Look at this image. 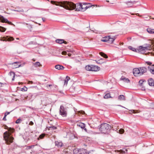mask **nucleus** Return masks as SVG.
<instances>
[{"label":"nucleus","mask_w":154,"mask_h":154,"mask_svg":"<svg viewBox=\"0 0 154 154\" xmlns=\"http://www.w3.org/2000/svg\"><path fill=\"white\" fill-rule=\"evenodd\" d=\"M56 5H59L62 7L64 8L69 10L75 9L77 11H84L86 10V8L85 4L82 5V4H77L76 5L71 2L64 1L58 3V4H56Z\"/></svg>","instance_id":"f257e3e1"},{"label":"nucleus","mask_w":154,"mask_h":154,"mask_svg":"<svg viewBox=\"0 0 154 154\" xmlns=\"http://www.w3.org/2000/svg\"><path fill=\"white\" fill-rule=\"evenodd\" d=\"M111 128L112 127L110 125L106 123H103L101 124L99 130L101 133L108 134Z\"/></svg>","instance_id":"f03ea898"},{"label":"nucleus","mask_w":154,"mask_h":154,"mask_svg":"<svg viewBox=\"0 0 154 154\" xmlns=\"http://www.w3.org/2000/svg\"><path fill=\"white\" fill-rule=\"evenodd\" d=\"M3 137L6 143L7 144H9L13 142L14 138L11 136V134L10 133L6 131L4 134Z\"/></svg>","instance_id":"7ed1b4c3"},{"label":"nucleus","mask_w":154,"mask_h":154,"mask_svg":"<svg viewBox=\"0 0 154 154\" xmlns=\"http://www.w3.org/2000/svg\"><path fill=\"white\" fill-rule=\"evenodd\" d=\"M85 69L88 71H98L100 69V67L94 65H88L85 66Z\"/></svg>","instance_id":"20e7f679"},{"label":"nucleus","mask_w":154,"mask_h":154,"mask_svg":"<svg viewBox=\"0 0 154 154\" xmlns=\"http://www.w3.org/2000/svg\"><path fill=\"white\" fill-rule=\"evenodd\" d=\"M73 154H88V152L86 149H75L73 150Z\"/></svg>","instance_id":"39448f33"},{"label":"nucleus","mask_w":154,"mask_h":154,"mask_svg":"<svg viewBox=\"0 0 154 154\" xmlns=\"http://www.w3.org/2000/svg\"><path fill=\"white\" fill-rule=\"evenodd\" d=\"M60 114L63 117H66L67 116V111L66 108L63 106L61 105L60 109Z\"/></svg>","instance_id":"423d86ee"},{"label":"nucleus","mask_w":154,"mask_h":154,"mask_svg":"<svg viewBox=\"0 0 154 154\" xmlns=\"http://www.w3.org/2000/svg\"><path fill=\"white\" fill-rule=\"evenodd\" d=\"M147 49V47H143L142 46H140L138 49H137V51L138 52L143 54L145 53V50Z\"/></svg>","instance_id":"0eeeda50"},{"label":"nucleus","mask_w":154,"mask_h":154,"mask_svg":"<svg viewBox=\"0 0 154 154\" xmlns=\"http://www.w3.org/2000/svg\"><path fill=\"white\" fill-rule=\"evenodd\" d=\"M140 71L139 68H134L133 70V73L135 76H140Z\"/></svg>","instance_id":"6e6552de"},{"label":"nucleus","mask_w":154,"mask_h":154,"mask_svg":"<svg viewBox=\"0 0 154 154\" xmlns=\"http://www.w3.org/2000/svg\"><path fill=\"white\" fill-rule=\"evenodd\" d=\"M0 20L3 23H7L11 25L13 24L11 22L9 21L7 19L5 18L2 16H0Z\"/></svg>","instance_id":"1a4fd4ad"},{"label":"nucleus","mask_w":154,"mask_h":154,"mask_svg":"<svg viewBox=\"0 0 154 154\" xmlns=\"http://www.w3.org/2000/svg\"><path fill=\"white\" fill-rule=\"evenodd\" d=\"M139 69L140 71V75H143L144 73L146 72L147 69L144 67H141L139 68Z\"/></svg>","instance_id":"9d476101"},{"label":"nucleus","mask_w":154,"mask_h":154,"mask_svg":"<svg viewBox=\"0 0 154 154\" xmlns=\"http://www.w3.org/2000/svg\"><path fill=\"white\" fill-rule=\"evenodd\" d=\"M19 63H20L19 62H16L12 63H10V64L12 65V67L13 68H16L20 67V66L19 64Z\"/></svg>","instance_id":"9b49d317"},{"label":"nucleus","mask_w":154,"mask_h":154,"mask_svg":"<svg viewBox=\"0 0 154 154\" xmlns=\"http://www.w3.org/2000/svg\"><path fill=\"white\" fill-rule=\"evenodd\" d=\"M77 126L80 127L82 128L84 130L86 131L87 129L85 127V125L84 123L80 122L77 124Z\"/></svg>","instance_id":"f8f14e48"},{"label":"nucleus","mask_w":154,"mask_h":154,"mask_svg":"<svg viewBox=\"0 0 154 154\" xmlns=\"http://www.w3.org/2000/svg\"><path fill=\"white\" fill-rule=\"evenodd\" d=\"M56 42L57 43L60 44H61L64 43L65 44H66L67 42L66 41H65L63 39H57L56 40Z\"/></svg>","instance_id":"ddd939ff"},{"label":"nucleus","mask_w":154,"mask_h":154,"mask_svg":"<svg viewBox=\"0 0 154 154\" xmlns=\"http://www.w3.org/2000/svg\"><path fill=\"white\" fill-rule=\"evenodd\" d=\"M148 83L149 85L150 86L154 85V81L153 79L150 78L148 80Z\"/></svg>","instance_id":"4468645a"},{"label":"nucleus","mask_w":154,"mask_h":154,"mask_svg":"<svg viewBox=\"0 0 154 154\" xmlns=\"http://www.w3.org/2000/svg\"><path fill=\"white\" fill-rule=\"evenodd\" d=\"M121 80L123 81L124 82L126 83H128L130 82V80L128 79L125 78L123 76H122L120 79Z\"/></svg>","instance_id":"2eb2a0df"},{"label":"nucleus","mask_w":154,"mask_h":154,"mask_svg":"<svg viewBox=\"0 0 154 154\" xmlns=\"http://www.w3.org/2000/svg\"><path fill=\"white\" fill-rule=\"evenodd\" d=\"M109 39V36H108L103 38L101 40V41L103 42H108Z\"/></svg>","instance_id":"dca6fc26"},{"label":"nucleus","mask_w":154,"mask_h":154,"mask_svg":"<svg viewBox=\"0 0 154 154\" xmlns=\"http://www.w3.org/2000/svg\"><path fill=\"white\" fill-rule=\"evenodd\" d=\"M125 3L127 5V6L128 7H130L132 6L135 3V2H125Z\"/></svg>","instance_id":"f3484780"},{"label":"nucleus","mask_w":154,"mask_h":154,"mask_svg":"<svg viewBox=\"0 0 154 154\" xmlns=\"http://www.w3.org/2000/svg\"><path fill=\"white\" fill-rule=\"evenodd\" d=\"M5 40L7 41H13L14 40V38L12 37H9L8 36H6L4 37Z\"/></svg>","instance_id":"a211bd4d"},{"label":"nucleus","mask_w":154,"mask_h":154,"mask_svg":"<svg viewBox=\"0 0 154 154\" xmlns=\"http://www.w3.org/2000/svg\"><path fill=\"white\" fill-rule=\"evenodd\" d=\"M55 67L56 69L58 70L63 69L64 68L63 66L60 65H57L55 66Z\"/></svg>","instance_id":"6ab92c4d"},{"label":"nucleus","mask_w":154,"mask_h":154,"mask_svg":"<svg viewBox=\"0 0 154 154\" xmlns=\"http://www.w3.org/2000/svg\"><path fill=\"white\" fill-rule=\"evenodd\" d=\"M147 31L150 34H154V29L148 28L146 29Z\"/></svg>","instance_id":"aec40b11"},{"label":"nucleus","mask_w":154,"mask_h":154,"mask_svg":"<svg viewBox=\"0 0 154 154\" xmlns=\"http://www.w3.org/2000/svg\"><path fill=\"white\" fill-rule=\"evenodd\" d=\"M70 79V78L68 76H66V79L64 80V85H67L68 82Z\"/></svg>","instance_id":"412c9836"},{"label":"nucleus","mask_w":154,"mask_h":154,"mask_svg":"<svg viewBox=\"0 0 154 154\" xmlns=\"http://www.w3.org/2000/svg\"><path fill=\"white\" fill-rule=\"evenodd\" d=\"M55 144L58 147H61L62 146L63 143L61 142L57 141L55 142Z\"/></svg>","instance_id":"4be33fe9"},{"label":"nucleus","mask_w":154,"mask_h":154,"mask_svg":"<svg viewBox=\"0 0 154 154\" xmlns=\"http://www.w3.org/2000/svg\"><path fill=\"white\" fill-rule=\"evenodd\" d=\"M33 64L35 67L41 66L42 65L40 64V63L38 62H37L35 63H33Z\"/></svg>","instance_id":"5701e85b"},{"label":"nucleus","mask_w":154,"mask_h":154,"mask_svg":"<svg viewBox=\"0 0 154 154\" xmlns=\"http://www.w3.org/2000/svg\"><path fill=\"white\" fill-rule=\"evenodd\" d=\"M149 70L151 72V71H154V65L149 66L148 67Z\"/></svg>","instance_id":"b1692460"},{"label":"nucleus","mask_w":154,"mask_h":154,"mask_svg":"<svg viewBox=\"0 0 154 154\" xmlns=\"http://www.w3.org/2000/svg\"><path fill=\"white\" fill-rule=\"evenodd\" d=\"M118 100H125V97L123 95H120L118 97Z\"/></svg>","instance_id":"393cba45"},{"label":"nucleus","mask_w":154,"mask_h":154,"mask_svg":"<svg viewBox=\"0 0 154 154\" xmlns=\"http://www.w3.org/2000/svg\"><path fill=\"white\" fill-rule=\"evenodd\" d=\"M115 38L114 37H111L110 36H109V39L108 40L109 43H112L115 40Z\"/></svg>","instance_id":"a878e982"},{"label":"nucleus","mask_w":154,"mask_h":154,"mask_svg":"<svg viewBox=\"0 0 154 154\" xmlns=\"http://www.w3.org/2000/svg\"><path fill=\"white\" fill-rule=\"evenodd\" d=\"M128 48L129 49L131 50L132 51H133L138 52L137 49H135V48H134L131 46H129L128 47Z\"/></svg>","instance_id":"bb28decb"},{"label":"nucleus","mask_w":154,"mask_h":154,"mask_svg":"<svg viewBox=\"0 0 154 154\" xmlns=\"http://www.w3.org/2000/svg\"><path fill=\"white\" fill-rule=\"evenodd\" d=\"M100 54L101 56L103 57L104 58H108V56L107 55L103 52H100Z\"/></svg>","instance_id":"cd10ccee"},{"label":"nucleus","mask_w":154,"mask_h":154,"mask_svg":"<svg viewBox=\"0 0 154 154\" xmlns=\"http://www.w3.org/2000/svg\"><path fill=\"white\" fill-rule=\"evenodd\" d=\"M111 97L110 96V95L109 93L106 94L104 96V98L105 99H108L109 98H110Z\"/></svg>","instance_id":"c85d7f7f"},{"label":"nucleus","mask_w":154,"mask_h":154,"mask_svg":"<svg viewBox=\"0 0 154 154\" xmlns=\"http://www.w3.org/2000/svg\"><path fill=\"white\" fill-rule=\"evenodd\" d=\"M84 4H85V7H87L86 8V10L92 6V5H91L90 3H85Z\"/></svg>","instance_id":"c756f323"},{"label":"nucleus","mask_w":154,"mask_h":154,"mask_svg":"<svg viewBox=\"0 0 154 154\" xmlns=\"http://www.w3.org/2000/svg\"><path fill=\"white\" fill-rule=\"evenodd\" d=\"M6 30V29L3 27L0 26V31L2 32H4Z\"/></svg>","instance_id":"7c9ffc66"},{"label":"nucleus","mask_w":154,"mask_h":154,"mask_svg":"<svg viewBox=\"0 0 154 154\" xmlns=\"http://www.w3.org/2000/svg\"><path fill=\"white\" fill-rule=\"evenodd\" d=\"M10 74L11 75L13 76V77L12 79V80L13 81L14 80V77H15V74L14 72H10Z\"/></svg>","instance_id":"2f4dec72"},{"label":"nucleus","mask_w":154,"mask_h":154,"mask_svg":"<svg viewBox=\"0 0 154 154\" xmlns=\"http://www.w3.org/2000/svg\"><path fill=\"white\" fill-rule=\"evenodd\" d=\"M8 130L9 131H10L12 133L14 132V130L13 128H8Z\"/></svg>","instance_id":"473e14b6"},{"label":"nucleus","mask_w":154,"mask_h":154,"mask_svg":"<svg viewBox=\"0 0 154 154\" xmlns=\"http://www.w3.org/2000/svg\"><path fill=\"white\" fill-rule=\"evenodd\" d=\"M22 121V120L21 119L19 118L16 120V124L20 123Z\"/></svg>","instance_id":"72a5a7b5"},{"label":"nucleus","mask_w":154,"mask_h":154,"mask_svg":"<svg viewBox=\"0 0 154 154\" xmlns=\"http://www.w3.org/2000/svg\"><path fill=\"white\" fill-rule=\"evenodd\" d=\"M91 31H93L94 32L96 33H100L101 32V31H100L99 30H97L96 29H94V30H91Z\"/></svg>","instance_id":"f704fd0d"},{"label":"nucleus","mask_w":154,"mask_h":154,"mask_svg":"<svg viewBox=\"0 0 154 154\" xmlns=\"http://www.w3.org/2000/svg\"><path fill=\"white\" fill-rule=\"evenodd\" d=\"M119 131L120 134H122L124 132V130L123 129H121L119 130Z\"/></svg>","instance_id":"c9c22d12"},{"label":"nucleus","mask_w":154,"mask_h":154,"mask_svg":"<svg viewBox=\"0 0 154 154\" xmlns=\"http://www.w3.org/2000/svg\"><path fill=\"white\" fill-rule=\"evenodd\" d=\"M28 27L30 31H32V25H29V26H28Z\"/></svg>","instance_id":"e433bc0d"},{"label":"nucleus","mask_w":154,"mask_h":154,"mask_svg":"<svg viewBox=\"0 0 154 154\" xmlns=\"http://www.w3.org/2000/svg\"><path fill=\"white\" fill-rule=\"evenodd\" d=\"M96 62L98 64H101L103 63V61H101V60H98L97 61L96 60Z\"/></svg>","instance_id":"4c0bfd02"},{"label":"nucleus","mask_w":154,"mask_h":154,"mask_svg":"<svg viewBox=\"0 0 154 154\" xmlns=\"http://www.w3.org/2000/svg\"><path fill=\"white\" fill-rule=\"evenodd\" d=\"M45 136V134H42L41 135H40V136H39V137L40 138V139H42Z\"/></svg>","instance_id":"58836bf2"},{"label":"nucleus","mask_w":154,"mask_h":154,"mask_svg":"<svg viewBox=\"0 0 154 154\" xmlns=\"http://www.w3.org/2000/svg\"><path fill=\"white\" fill-rule=\"evenodd\" d=\"M49 128H51V129H53V130L57 128L56 127H55L54 126H51V127H50Z\"/></svg>","instance_id":"ea45409f"},{"label":"nucleus","mask_w":154,"mask_h":154,"mask_svg":"<svg viewBox=\"0 0 154 154\" xmlns=\"http://www.w3.org/2000/svg\"><path fill=\"white\" fill-rule=\"evenodd\" d=\"M22 89L24 91H26L27 90V88L25 86H24Z\"/></svg>","instance_id":"a19ab883"},{"label":"nucleus","mask_w":154,"mask_h":154,"mask_svg":"<svg viewBox=\"0 0 154 154\" xmlns=\"http://www.w3.org/2000/svg\"><path fill=\"white\" fill-rule=\"evenodd\" d=\"M82 113V114H84L85 113V112L84 111H79L78 112V114H79V113Z\"/></svg>","instance_id":"79ce46f5"},{"label":"nucleus","mask_w":154,"mask_h":154,"mask_svg":"<svg viewBox=\"0 0 154 154\" xmlns=\"http://www.w3.org/2000/svg\"><path fill=\"white\" fill-rule=\"evenodd\" d=\"M34 123L32 121H30L29 123V125H32Z\"/></svg>","instance_id":"37998d69"},{"label":"nucleus","mask_w":154,"mask_h":154,"mask_svg":"<svg viewBox=\"0 0 154 154\" xmlns=\"http://www.w3.org/2000/svg\"><path fill=\"white\" fill-rule=\"evenodd\" d=\"M10 113V112H6L5 113V116H6L9 114Z\"/></svg>","instance_id":"c03bdc74"},{"label":"nucleus","mask_w":154,"mask_h":154,"mask_svg":"<svg viewBox=\"0 0 154 154\" xmlns=\"http://www.w3.org/2000/svg\"><path fill=\"white\" fill-rule=\"evenodd\" d=\"M143 82L141 80H140L139 81V82L140 85L141 86L142 85V83H143Z\"/></svg>","instance_id":"a18cd8bd"},{"label":"nucleus","mask_w":154,"mask_h":154,"mask_svg":"<svg viewBox=\"0 0 154 154\" xmlns=\"http://www.w3.org/2000/svg\"><path fill=\"white\" fill-rule=\"evenodd\" d=\"M130 111H131V112L134 113H135L137 112H136V110H131Z\"/></svg>","instance_id":"49530a36"},{"label":"nucleus","mask_w":154,"mask_h":154,"mask_svg":"<svg viewBox=\"0 0 154 154\" xmlns=\"http://www.w3.org/2000/svg\"><path fill=\"white\" fill-rule=\"evenodd\" d=\"M25 64H26L25 63H24L22 64H20L19 65L21 66H20V67H22V66H23Z\"/></svg>","instance_id":"de8ad7c7"},{"label":"nucleus","mask_w":154,"mask_h":154,"mask_svg":"<svg viewBox=\"0 0 154 154\" xmlns=\"http://www.w3.org/2000/svg\"><path fill=\"white\" fill-rule=\"evenodd\" d=\"M62 54L63 55H66V52L65 51H63L62 53Z\"/></svg>","instance_id":"09e8293b"},{"label":"nucleus","mask_w":154,"mask_h":154,"mask_svg":"<svg viewBox=\"0 0 154 154\" xmlns=\"http://www.w3.org/2000/svg\"><path fill=\"white\" fill-rule=\"evenodd\" d=\"M146 63L148 64V65H151V64H152V63L150 62H146Z\"/></svg>","instance_id":"8fccbe9b"},{"label":"nucleus","mask_w":154,"mask_h":154,"mask_svg":"<svg viewBox=\"0 0 154 154\" xmlns=\"http://www.w3.org/2000/svg\"><path fill=\"white\" fill-rule=\"evenodd\" d=\"M6 116H4V118H3V120L4 121H6L7 120L6 118Z\"/></svg>","instance_id":"3c124183"},{"label":"nucleus","mask_w":154,"mask_h":154,"mask_svg":"<svg viewBox=\"0 0 154 154\" xmlns=\"http://www.w3.org/2000/svg\"><path fill=\"white\" fill-rule=\"evenodd\" d=\"M93 152L92 151H91L89 153L88 152V154H93Z\"/></svg>","instance_id":"603ef678"},{"label":"nucleus","mask_w":154,"mask_h":154,"mask_svg":"<svg viewBox=\"0 0 154 154\" xmlns=\"http://www.w3.org/2000/svg\"><path fill=\"white\" fill-rule=\"evenodd\" d=\"M33 83V82L32 81H29L28 83V84H30V83L32 84Z\"/></svg>","instance_id":"864d4df0"},{"label":"nucleus","mask_w":154,"mask_h":154,"mask_svg":"<svg viewBox=\"0 0 154 154\" xmlns=\"http://www.w3.org/2000/svg\"><path fill=\"white\" fill-rule=\"evenodd\" d=\"M120 151H121V152H122V153H123V152H124L125 153V151H124L123 150H120Z\"/></svg>","instance_id":"5fc2aeb1"},{"label":"nucleus","mask_w":154,"mask_h":154,"mask_svg":"<svg viewBox=\"0 0 154 154\" xmlns=\"http://www.w3.org/2000/svg\"><path fill=\"white\" fill-rule=\"evenodd\" d=\"M67 54L69 56H71V54L70 53H68Z\"/></svg>","instance_id":"6e6d98bb"},{"label":"nucleus","mask_w":154,"mask_h":154,"mask_svg":"<svg viewBox=\"0 0 154 154\" xmlns=\"http://www.w3.org/2000/svg\"><path fill=\"white\" fill-rule=\"evenodd\" d=\"M118 106H121V107H123V108H125L126 109V108H125V107H124V106H122L120 105H118Z\"/></svg>","instance_id":"4d7b16f0"},{"label":"nucleus","mask_w":154,"mask_h":154,"mask_svg":"<svg viewBox=\"0 0 154 154\" xmlns=\"http://www.w3.org/2000/svg\"><path fill=\"white\" fill-rule=\"evenodd\" d=\"M2 84L0 82V88L2 86Z\"/></svg>","instance_id":"13d9d810"},{"label":"nucleus","mask_w":154,"mask_h":154,"mask_svg":"<svg viewBox=\"0 0 154 154\" xmlns=\"http://www.w3.org/2000/svg\"><path fill=\"white\" fill-rule=\"evenodd\" d=\"M99 60H101V61H103V58H101Z\"/></svg>","instance_id":"bf43d9fd"},{"label":"nucleus","mask_w":154,"mask_h":154,"mask_svg":"<svg viewBox=\"0 0 154 154\" xmlns=\"http://www.w3.org/2000/svg\"><path fill=\"white\" fill-rule=\"evenodd\" d=\"M42 20L44 22L45 21V19L43 18H42Z\"/></svg>","instance_id":"052dcab7"},{"label":"nucleus","mask_w":154,"mask_h":154,"mask_svg":"<svg viewBox=\"0 0 154 154\" xmlns=\"http://www.w3.org/2000/svg\"><path fill=\"white\" fill-rule=\"evenodd\" d=\"M23 23V24H26V25H28V23Z\"/></svg>","instance_id":"680f3d73"},{"label":"nucleus","mask_w":154,"mask_h":154,"mask_svg":"<svg viewBox=\"0 0 154 154\" xmlns=\"http://www.w3.org/2000/svg\"><path fill=\"white\" fill-rule=\"evenodd\" d=\"M16 39L17 40H19V38H17Z\"/></svg>","instance_id":"e2e57ef3"},{"label":"nucleus","mask_w":154,"mask_h":154,"mask_svg":"<svg viewBox=\"0 0 154 154\" xmlns=\"http://www.w3.org/2000/svg\"><path fill=\"white\" fill-rule=\"evenodd\" d=\"M107 2H109V1H106Z\"/></svg>","instance_id":"0e129e2a"},{"label":"nucleus","mask_w":154,"mask_h":154,"mask_svg":"<svg viewBox=\"0 0 154 154\" xmlns=\"http://www.w3.org/2000/svg\"><path fill=\"white\" fill-rule=\"evenodd\" d=\"M110 3L112 4H113V3H112V2H111V3Z\"/></svg>","instance_id":"69168bd1"},{"label":"nucleus","mask_w":154,"mask_h":154,"mask_svg":"<svg viewBox=\"0 0 154 154\" xmlns=\"http://www.w3.org/2000/svg\"><path fill=\"white\" fill-rule=\"evenodd\" d=\"M110 3L112 4H113V3H112V2H111V3Z\"/></svg>","instance_id":"338daca9"},{"label":"nucleus","mask_w":154,"mask_h":154,"mask_svg":"<svg viewBox=\"0 0 154 154\" xmlns=\"http://www.w3.org/2000/svg\"><path fill=\"white\" fill-rule=\"evenodd\" d=\"M125 151L126 152H127V149H125Z\"/></svg>","instance_id":"774afa93"}]
</instances>
